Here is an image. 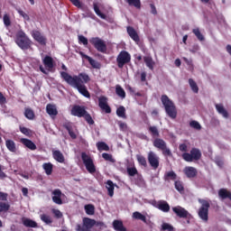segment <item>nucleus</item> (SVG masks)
Wrapping results in <instances>:
<instances>
[{
  "label": "nucleus",
  "instance_id": "20e7f679",
  "mask_svg": "<svg viewBox=\"0 0 231 231\" xmlns=\"http://www.w3.org/2000/svg\"><path fill=\"white\" fill-rule=\"evenodd\" d=\"M199 203H200L201 207L199 209V217L202 219V221H208V208H210V202L206 199H199Z\"/></svg>",
  "mask_w": 231,
  "mask_h": 231
},
{
  "label": "nucleus",
  "instance_id": "49530a36",
  "mask_svg": "<svg viewBox=\"0 0 231 231\" xmlns=\"http://www.w3.org/2000/svg\"><path fill=\"white\" fill-rule=\"evenodd\" d=\"M193 33L199 39V41H205V37L201 34V32L199 28L193 29Z\"/></svg>",
  "mask_w": 231,
  "mask_h": 231
},
{
  "label": "nucleus",
  "instance_id": "bf43d9fd",
  "mask_svg": "<svg viewBox=\"0 0 231 231\" xmlns=\"http://www.w3.org/2000/svg\"><path fill=\"white\" fill-rule=\"evenodd\" d=\"M135 184L138 185L139 187H143V185L145 184V182L143 181V178H142V176H138Z\"/></svg>",
  "mask_w": 231,
  "mask_h": 231
},
{
  "label": "nucleus",
  "instance_id": "dca6fc26",
  "mask_svg": "<svg viewBox=\"0 0 231 231\" xmlns=\"http://www.w3.org/2000/svg\"><path fill=\"white\" fill-rule=\"evenodd\" d=\"M98 102H99V107L103 111H106V113H111V107H109V105H107V97H99Z\"/></svg>",
  "mask_w": 231,
  "mask_h": 231
},
{
  "label": "nucleus",
  "instance_id": "052dcab7",
  "mask_svg": "<svg viewBox=\"0 0 231 231\" xmlns=\"http://www.w3.org/2000/svg\"><path fill=\"white\" fill-rule=\"evenodd\" d=\"M102 156L104 160H106V162H114L113 156L109 153H103Z\"/></svg>",
  "mask_w": 231,
  "mask_h": 231
},
{
  "label": "nucleus",
  "instance_id": "473e14b6",
  "mask_svg": "<svg viewBox=\"0 0 231 231\" xmlns=\"http://www.w3.org/2000/svg\"><path fill=\"white\" fill-rule=\"evenodd\" d=\"M176 178H177V175L173 171H166L164 174V180L166 181H171V180H176Z\"/></svg>",
  "mask_w": 231,
  "mask_h": 231
},
{
  "label": "nucleus",
  "instance_id": "c03bdc74",
  "mask_svg": "<svg viewBox=\"0 0 231 231\" xmlns=\"http://www.w3.org/2000/svg\"><path fill=\"white\" fill-rule=\"evenodd\" d=\"M116 115L120 118H125V107L120 106L119 108H117Z\"/></svg>",
  "mask_w": 231,
  "mask_h": 231
},
{
  "label": "nucleus",
  "instance_id": "5701e85b",
  "mask_svg": "<svg viewBox=\"0 0 231 231\" xmlns=\"http://www.w3.org/2000/svg\"><path fill=\"white\" fill-rule=\"evenodd\" d=\"M115 183H113V180H107L106 183V189H107L108 196L110 198H113L115 196Z\"/></svg>",
  "mask_w": 231,
  "mask_h": 231
},
{
  "label": "nucleus",
  "instance_id": "6e6d98bb",
  "mask_svg": "<svg viewBox=\"0 0 231 231\" xmlns=\"http://www.w3.org/2000/svg\"><path fill=\"white\" fill-rule=\"evenodd\" d=\"M127 173L129 176H134L135 174L138 173V171L134 167L127 168Z\"/></svg>",
  "mask_w": 231,
  "mask_h": 231
},
{
  "label": "nucleus",
  "instance_id": "b1692460",
  "mask_svg": "<svg viewBox=\"0 0 231 231\" xmlns=\"http://www.w3.org/2000/svg\"><path fill=\"white\" fill-rule=\"evenodd\" d=\"M52 156L56 162H59V163H64V154L60 152L59 150L52 151Z\"/></svg>",
  "mask_w": 231,
  "mask_h": 231
},
{
  "label": "nucleus",
  "instance_id": "a211bd4d",
  "mask_svg": "<svg viewBox=\"0 0 231 231\" xmlns=\"http://www.w3.org/2000/svg\"><path fill=\"white\" fill-rule=\"evenodd\" d=\"M184 174H186L187 178H196L198 174V170L196 168L188 166L183 170Z\"/></svg>",
  "mask_w": 231,
  "mask_h": 231
},
{
  "label": "nucleus",
  "instance_id": "c756f323",
  "mask_svg": "<svg viewBox=\"0 0 231 231\" xmlns=\"http://www.w3.org/2000/svg\"><path fill=\"white\" fill-rule=\"evenodd\" d=\"M42 169L45 171V174L50 176L53 172V164L51 162H45L42 164Z\"/></svg>",
  "mask_w": 231,
  "mask_h": 231
},
{
  "label": "nucleus",
  "instance_id": "9b49d317",
  "mask_svg": "<svg viewBox=\"0 0 231 231\" xmlns=\"http://www.w3.org/2000/svg\"><path fill=\"white\" fill-rule=\"evenodd\" d=\"M66 198V195L62 194L60 189H55L52 191V201L56 203V205H62V199Z\"/></svg>",
  "mask_w": 231,
  "mask_h": 231
},
{
  "label": "nucleus",
  "instance_id": "ea45409f",
  "mask_svg": "<svg viewBox=\"0 0 231 231\" xmlns=\"http://www.w3.org/2000/svg\"><path fill=\"white\" fill-rule=\"evenodd\" d=\"M149 132L151 133L152 136H153V138H157L158 136H160V132L158 131V128L156 126H150Z\"/></svg>",
  "mask_w": 231,
  "mask_h": 231
},
{
  "label": "nucleus",
  "instance_id": "4c0bfd02",
  "mask_svg": "<svg viewBox=\"0 0 231 231\" xmlns=\"http://www.w3.org/2000/svg\"><path fill=\"white\" fill-rule=\"evenodd\" d=\"M24 116L28 118V120H33L35 118V114L33 110L27 108L25 109Z\"/></svg>",
  "mask_w": 231,
  "mask_h": 231
},
{
  "label": "nucleus",
  "instance_id": "a878e982",
  "mask_svg": "<svg viewBox=\"0 0 231 231\" xmlns=\"http://www.w3.org/2000/svg\"><path fill=\"white\" fill-rule=\"evenodd\" d=\"M22 223L24 225V226H28L30 228H36L37 226V222L27 217L22 218Z\"/></svg>",
  "mask_w": 231,
  "mask_h": 231
},
{
  "label": "nucleus",
  "instance_id": "aec40b11",
  "mask_svg": "<svg viewBox=\"0 0 231 231\" xmlns=\"http://www.w3.org/2000/svg\"><path fill=\"white\" fill-rule=\"evenodd\" d=\"M46 112L50 116H57V115H59V111L57 110V106L53 104H48L46 106Z\"/></svg>",
  "mask_w": 231,
  "mask_h": 231
},
{
  "label": "nucleus",
  "instance_id": "cd10ccee",
  "mask_svg": "<svg viewBox=\"0 0 231 231\" xmlns=\"http://www.w3.org/2000/svg\"><path fill=\"white\" fill-rule=\"evenodd\" d=\"M113 226L116 231H127L125 226H124V223L120 220H114Z\"/></svg>",
  "mask_w": 231,
  "mask_h": 231
},
{
  "label": "nucleus",
  "instance_id": "72a5a7b5",
  "mask_svg": "<svg viewBox=\"0 0 231 231\" xmlns=\"http://www.w3.org/2000/svg\"><path fill=\"white\" fill-rule=\"evenodd\" d=\"M40 217L45 225H51V223H53V219L49 215L42 214Z\"/></svg>",
  "mask_w": 231,
  "mask_h": 231
},
{
  "label": "nucleus",
  "instance_id": "de8ad7c7",
  "mask_svg": "<svg viewBox=\"0 0 231 231\" xmlns=\"http://www.w3.org/2000/svg\"><path fill=\"white\" fill-rule=\"evenodd\" d=\"M136 158L140 165H143V167H147V160H145V157H143V155H136Z\"/></svg>",
  "mask_w": 231,
  "mask_h": 231
},
{
  "label": "nucleus",
  "instance_id": "ddd939ff",
  "mask_svg": "<svg viewBox=\"0 0 231 231\" xmlns=\"http://www.w3.org/2000/svg\"><path fill=\"white\" fill-rule=\"evenodd\" d=\"M32 38L34 41L38 42L42 46H46V37L41 33L39 31H32Z\"/></svg>",
  "mask_w": 231,
  "mask_h": 231
},
{
  "label": "nucleus",
  "instance_id": "603ef678",
  "mask_svg": "<svg viewBox=\"0 0 231 231\" xmlns=\"http://www.w3.org/2000/svg\"><path fill=\"white\" fill-rule=\"evenodd\" d=\"M79 44H83L84 46H88V38H86L84 35H79L78 36Z\"/></svg>",
  "mask_w": 231,
  "mask_h": 231
},
{
  "label": "nucleus",
  "instance_id": "39448f33",
  "mask_svg": "<svg viewBox=\"0 0 231 231\" xmlns=\"http://www.w3.org/2000/svg\"><path fill=\"white\" fill-rule=\"evenodd\" d=\"M81 160H82L87 171L90 174L97 172V168L95 167V162H93V158H91L90 155L87 154L86 152H82Z\"/></svg>",
  "mask_w": 231,
  "mask_h": 231
},
{
  "label": "nucleus",
  "instance_id": "a18cd8bd",
  "mask_svg": "<svg viewBox=\"0 0 231 231\" xmlns=\"http://www.w3.org/2000/svg\"><path fill=\"white\" fill-rule=\"evenodd\" d=\"M10 210V204L7 202H0V212H7Z\"/></svg>",
  "mask_w": 231,
  "mask_h": 231
},
{
  "label": "nucleus",
  "instance_id": "0eeeda50",
  "mask_svg": "<svg viewBox=\"0 0 231 231\" xmlns=\"http://www.w3.org/2000/svg\"><path fill=\"white\" fill-rule=\"evenodd\" d=\"M182 158L185 162H194V160L198 161L201 158V151L198 148H192L190 153L184 152L182 154Z\"/></svg>",
  "mask_w": 231,
  "mask_h": 231
},
{
  "label": "nucleus",
  "instance_id": "774afa93",
  "mask_svg": "<svg viewBox=\"0 0 231 231\" xmlns=\"http://www.w3.org/2000/svg\"><path fill=\"white\" fill-rule=\"evenodd\" d=\"M0 104H6V97H5V95H3L2 92H0Z\"/></svg>",
  "mask_w": 231,
  "mask_h": 231
},
{
  "label": "nucleus",
  "instance_id": "f3484780",
  "mask_svg": "<svg viewBox=\"0 0 231 231\" xmlns=\"http://www.w3.org/2000/svg\"><path fill=\"white\" fill-rule=\"evenodd\" d=\"M172 210L179 217H188L189 216V211L180 206L172 208Z\"/></svg>",
  "mask_w": 231,
  "mask_h": 231
},
{
  "label": "nucleus",
  "instance_id": "c9c22d12",
  "mask_svg": "<svg viewBox=\"0 0 231 231\" xmlns=\"http://www.w3.org/2000/svg\"><path fill=\"white\" fill-rule=\"evenodd\" d=\"M86 214L93 216L95 214V206L88 204L85 206Z\"/></svg>",
  "mask_w": 231,
  "mask_h": 231
},
{
  "label": "nucleus",
  "instance_id": "37998d69",
  "mask_svg": "<svg viewBox=\"0 0 231 231\" xmlns=\"http://www.w3.org/2000/svg\"><path fill=\"white\" fill-rule=\"evenodd\" d=\"M162 231H174V226L169 223H162Z\"/></svg>",
  "mask_w": 231,
  "mask_h": 231
},
{
  "label": "nucleus",
  "instance_id": "4be33fe9",
  "mask_svg": "<svg viewBox=\"0 0 231 231\" xmlns=\"http://www.w3.org/2000/svg\"><path fill=\"white\" fill-rule=\"evenodd\" d=\"M127 33L130 35L131 39L134 41V42H140V37L138 36V33L133 27H127Z\"/></svg>",
  "mask_w": 231,
  "mask_h": 231
},
{
  "label": "nucleus",
  "instance_id": "7c9ffc66",
  "mask_svg": "<svg viewBox=\"0 0 231 231\" xmlns=\"http://www.w3.org/2000/svg\"><path fill=\"white\" fill-rule=\"evenodd\" d=\"M143 61L145 62L147 68L149 69H154V60H152V57L151 56H145L143 57Z\"/></svg>",
  "mask_w": 231,
  "mask_h": 231
},
{
  "label": "nucleus",
  "instance_id": "4d7b16f0",
  "mask_svg": "<svg viewBox=\"0 0 231 231\" xmlns=\"http://www.w3.org/2000/svg\"><path fill=\"white\" fill-rule=\"evenodd\" d=\"M162 152V154L164 156H172V152H171V149L164 147L163 149L161 150Z\"/></svg>",
  "mask_w": 231,
  "mask_h": 231
},
{
  "label": "nucleus",
  "instance_id": "864d4df0",
  "mask_svg": "<svg viewBox=\"0 0 231 231\" xmlns=\"http://www.w3.org/2000/svg\"><path fill=\"white\" fill-rule=\"evenodd\" d=\"M20 131L21 133H23V134H25V136H30L32 134V130L26 128V127H20Z\"/></svg>",
  "mask_w": 231,
  "mask_h": 231
},
{
  "label": "nucleus",
  "instance_id": "423d86ee",
  "mask_svg": "<svg viewBox=\"0 0 231 231\" xmlns=\"http://www.w3.org/2000/svg\"><path fill=\"white\" fill-rule=\"evenodd\" d=\"M90 44H93L94 48L100 51L101 53H106L107 51V45H106V42L98 37H94L89 40Z\"/></svg>",
  "mask_w": 231,
  "mask_h": 231
},
{
  "label": "nucleus",
  "instance_id": "6ab92c4d",
  "mask_svg": "<svg viewBox=\"0 0 231 231\" xmlns=\"http://www.w3.org/2000/svg\"><path fill=\"white\" fill-rule=\"evenodd\" d=\"M21 143L27 147V149H30L31 151H35L37 149V145L34 144L32 140L26 139V138H22L20 140Z\"/></svg>",
  "mask_w": 231,
  "mask_h": 231
},
{
  "label": "nucleus",
  "instance_id": "bb28decb",
  "mask_svg": "<svg viewBox=\"0 0 231 231\" xmlns=\"http://www.w3.org/2000/svg\"><path fill=\"white\" fill-rule=\"evenodd\" d=\"M5 147H7L8 151L10 152H17V146L15 144V142L12 140H6L5 141Z\"/></svg>",
  "mask_w": 231,
  "mask_h": 231
},
{
  "label": "nucleus",
  "instance_id": "09e8293b",
  "mask_svg": "<svg viewBox=\"0 0 231 231\" xmlns=\"http://www.w3.org/2000/svg\"><path fill=\"white\" fill-rule=\"evenodd\" d=\"M190 127L192 129H196L197 131H201V125L198 121H191L189 123Z\"/></svg>",
  "mask_w": 231,
  "mask_h": 231
},
{
  "label": "nucleus",
  "instance_id": "e2e57ef3",
  "mask_svg": "<svg viewBox=\"0 0 231 231\" xmlns=\"http://www.w3.org/2000/svg\"><path fill=\"white\" fill-rule=\"evenodd\" d=\"M69 131V134L72 140H75L77 138V133H75L73 130H71L69 127L67 128Z\"/></svg>",
  "mask_w": 231,
  "mask_h": 231
},
{
  "label": "nucleus",
  "instance_id": "58836bf2",
  "mask_svg": "<svg viewBox=\"0 0 231 231\" xmlns=\"http://www.w3.org/2000/svg\"><path fill=\"white\" fill-rule=\"evenodd\" d=\"M189 84L194 93H198L199 91V88H198V84H196V81H194L192 79H189Z\"/></svg>",
  "mask_w": 231,
  "mask_h": 231
},
{
  "label": "nucleus",
  "instance_id": "412c9836",
  "mask_svg": "<svg viewBox=\"0 0 231 231\" xmlns=\"http://www.w3.org/2000/svg\"><path fill=\"white\" fill-rule=\"evenodd\" d=\"M42 62H43L46 69H48V71H51L53 69V58L52 57L46 56L42 60Z\"/></svg>",
  "mask_w": 231,
  "mask_h": 231
},
{
  "label": "nucleus",
  "instance_id": "a19ab883",
  "mask_svg": "<svg viewBox=\"0 0 231 231\" xmlns=\"http://www.w3.org/2000/svg\"><path fill=\"white\" fill-rule=\"evenodd\" d=\"M98 151H109V146L104 142H99L97 143Z\"/></svg>",
  "mask_w": 231,
  "mask_h": 231
},
{
  "label": "nucleus",
  "instance_id": "79ce46f5",
  "mask_svg": "<svg viewBox=\"0 0 231 231\" xmlns=\"http://www.w3.org/2000/svg\"><path fill=\"white\" fill-rule=\"evenodd\" d=\"M94 11L97 14V15H98V17H101V19H106V14L100 12V8H98V5L96 3L94 4Z\"/></svg>",
  "mask_w": 231,
  "mask_h": 231
},
{
  "label": "nucleus",
  "instance_id": "3c124183",
  "mask_svg": "<svg viewBox=\"0 0 231 231\" xmlns=\"http://www.w3.org/2000/svg\"><path fill=\"white\" fill-rule=\"evenodd\" d=\"M5 26L8 27L12 24V21L10 20V15L5 14L3 17Z\"/></svg>",
  "mask_w": 231,
  "mask_h": 231
},
{
  "label": "nucleus",
  "instance_id": "7ed1b4c3",
  "mask_svg": "<svg viewBox=\"0 0 231 231\" xmlns=\"http://www.w3.org/2000/svg\"><path fill=\"white\" fill-rule=\"evenodd\" d=\"M15 42L21 50H30L32 48V41L23 31L17 32Z\"/></svg>",
  "mask_w": 231,
  "mask_h": 231
},
{
  "label": "nucleus",
  "instance_id": "e433bc0d",
  "mask_svg": "<svg viewBox=\"0 0 231 231\" xmlns=\"http://www.w3.org/2000/svg\"><path fill=\"white\" fill-rule=\"evenodd\" d=\"M126 3H128L130 6H134L135 8H141L142 6L140 0H126Z\"/></svg>",
  "mask_w": 231,
  "mask_h": 231
},
{
  "label": "nucleus",
  "instance_id": "2eb2a0df",
  "mask_svg": "<svg viewBox=\"0 0 231 231\" xmlns=\"http://www.w3.org/2000/svg\"><path fill=\"white\" fill-rule=\"evenodd\" d=\"M80 55L83 59H86L90 66H92V68H94V69H100V68H102V64H100V62L95 60L93 58L84 54V52H80Z\"/></svg>",
  "mask_w": 231,
  "mask_h": 231
},
{
  "label": "nucleus",
  "instance_id": "393cba45",
  "mask_svg": "<svg viewBox=\"0 0 231 231\" xmlns=\"http://www.w3.org/2000/svg\"><path fill=\"white\" fill-rule=\"evenodd\" d=\"M216 109L219 115H222L224 118H228V112L223 106V104H217Z\"/></svg>",
  "mask_w": 231,
  "mask_h": 231
},
{
  "label": "nucleus",
  "instance_id": "6e6552de",
  "mask_svg": "<svg viewBox=\"0 0 231 231\" xmlns=\"http://www.w3.org/2000/svg\"><path fill=\"white\" fill-rule=\"evenodd\" d=\"M116 62L118 68H124L125 64H128V62H131V54L125 51H122L117 58H116Z\"/></svg>",
  "mask_w": 231,
  "mask_h": 231
},
{
  "label": "nucleus",
  "instance_id": "8fccbe9b",
  "mask_svg": "<svg viewBox=\"0 0 231 231\" xmlns=\"http://www.w3.org/2000/svg\"><path fill=\"white\" fill-rule=\"evenodd\" d=\"M83 116L85 117L86 122L89 124V125H93L95 124V121H93V118L89 114H88V112H86Z\"/></svg>",
  "mask_w": 231,
  "mask_h": 231
},
{
  "label": "nucleus",
  "instance_id": "5fc2aeb1",
  "mask_svg": "<svg viewBox=\"0 0 231 231\" xmlns=\"http://www.w3.org/2000/svg\"><path fill=\"white\" fill-rule=\"evenodd\" d=\"M175 189L179 192H183V184L181 183V181H175Z\"/></svg>",
  "mask_w": 231,
  "mask_h": 231
},
{
  "label": "nucleus",
  "instance_id": "9d476101",
  "mask_svg": "<svg viewBox=\"0 0 231 231\" xmlns=\"http://www.w3.org/2000/svg\"><path fill=\"white\" fill-rule=\"evenodd\" d=\"M148 162L152 169L160 167V157L154 152H148Z\"/></svg>",
  "mask_w": 231,
  "mask_h": 231
},
{
  "label": "nucleus",
  "instance_id": "f704fd0d",
  "mask_svg": "<svg viewBox=\"0 0 231 231\" xmlns=\"http://www.w3.org/2000/svg\"><path fill=\"white\" fill-rule=\"evenodd\" d=\"M116 93L121 98H125V90L120 85L116 86Z\"/></svg>",
  "mask_w": 231,
  "mask_h": 231
},
{
  "label": "nucleus",
  "instance_id": "2f4dec72",
  "mask_svg": "<svg viewBox=\"0 0 231 231\" xmlns=\"http://www.w3.org/2000/svg\"><path fill=\"white\" fill-rule=\"evenodd\" d=\"M132 217H133V219H139L140 221H143V223H147V217L143 214H142L138 211L134 212L132 215Z\"/></svg>",
  "mask_w": 231,
  "mask_h": 231
},
{
  "label": "nucleus",
  "instance_id": "f8f14e48",
  "mask_svg": "<svg viewBox=\"0 0 231 231\" xmlns=\"http://www.w3.org/2000/svg\"><path fill=\"white\" fill-rule=\"evenodd\" d=\"M153 207H155V208H159V210H162V212H169V210H171V206H169V203L165 200L153 202Z\"/></svg>",
  "mask_w": 231,
  "mask_h": 231
},
{
  "label": "nucleus",
  "instance_id": "13d9d810",
  "mask_svg": "<svg viewBox=\"0 0 231 231\" xmlns=\"http://www.w3.org/2000/svg\"><path fill=\"white\" fill-rule=\"evenodd\" d=\"M18 14L24 19V21H30V16L23 10H18Z\"/></svg>",
  "mask_w": 231,
  "mask_h": 231
},
{
  "label": "nucleus",
  "instance_id": "69168bd1",
  "mask_svg": "<svg viewBox=\"0 0 231 231\" xmlns=\"http://www.w3.org/2000/svg\"><path fill=\"white\" fill-rule=\"evenodd\" d=\"M70 3H72V5H74V6H77L78 8H80V6H82V5L80 4V0H69Z\"/></svg>",
  "mask_w": 231,
  "mask_h": 231
},
{
  "label": "nucleus",
  "instance_id": "c85d7f7f",
  "mask_svg": "<svg viewBox=\"0 0 231 231\" xmlns=\"http://www.w3.org/2000/svg\"><path fill=\"white\" fill-rule=\"evenodd\" d=\"M153 145H154V147H156L157 149H160L162 151V149H163L164 147L167 146V143H165V141H163V139L156 138L153 141Z\"/></svg>",
  "mask_w": 231,
  "mask_h": 231
},
{
  "label": "nucleus",
  "instance_id": "f257e3e1",
  "mask_svg": "<svg viewBox=\"0 0 231 231\" xmlns=\"http://www.w3.org/2000/svg\"><path fill=\"white\" fill-rule=\"evenodd\" d=\"M60 76L65 82L69 84V86H71L74 89H78L80 95L86 97V98H89L91 97L89 91H88V87H86V84L91 80L89 75L85 72H81L79 75L71 76L68 72L62 71L60 72Z\"/></svg>",
  "mask_w": 231,
  "mask_h": 231
},
{
  "label": "nucleus",
  "instance_id": "338daca9",
  "mask_svg": "<svg viewBox=\"0 0 231 231\" xmlns=\"http://www.w3.org/2000/svg\"><path fill=\"white\" fill-rule=\"evenodd\" d=\"M179 149H180V151H181V152H187V151H188L187 144H185V143L180 144Z\"/></svg>",
  "mask_w": 231,
  "mask_h": 231
},
{
  "label": "nucleus",
  "instance_id": "680f3d73",
  "mask_svg": "<svg viewBox=\"0 0 231 231\" xmlns=\"http://www.w3.org/2000/svg\"><path fill=\"white\" fill-rule=\"evenodd\" d=\"M52 214H54L55 217H62V212H60L59 209H52Z\"/></svg>",
  "mask_w": 231,
  "mask_h": 231
},
{
  "label": "nucleus",
  "instance_id": "0e129e2a",
  "mask_svg": "<svg viewBox=\"0 0 231 231\" xmlns=\"http://www.w3.org/2000/svg\"><path fill=\"white\" fill-rule=\"evenodd\" d=\"M118 125H119L121 131H127V124H125L124 122H119Z\"/></svg>",
  "mask_w": 231,
  "mask_h": 231
},
{
  "label": "nucleus",
  "instance_id": "4468645a",
  "mask_svg": "<svg viewBox=\"0 0 231 231\" xmlns=\"http://www.w3.org/2000/svg\"><path fill=\"white\" fill-rule=\"evenodd\" d=\"M86 108H84V106H75L72 107L71 109V115L73 116H79V118H82V116H84V115H86Z\"/></svg>",
  "mask_w": 231,
  "mask_h": 231
},
{
  "label": "nucleus",
  "instance_id": "f03ea898",
  "mask_svg": "<svg viewBox=\"0 0 231 231\" xmlns=\"http://www.w3.org/2000/svg\"><path fill=\"white\" fill-rule=\"evenodd\" d=\"M161 100L168 116L172 119L176 118V116H178V110H176V105H174V102H172L167 95L162 96Z\"/></svg>",
  "mask_w": 231,
  "mask_h": 231
},
{
  "label": "nucleus",
  "instance_id": "1a4fd4ad",
  "mask_svg": "<svg viewBox=\"0 0 231 231\" xmlns=\"http://www.w3.org/2000/svg\"><path fill=\"white\" fill-rule=\"evenodd\" d=\"M97 225V221L91 218H84L83 219V226L80 225H78L76 226L77 231H91L93 226Z\"/></svg>",
  "mask_w": 231,
  "mask_h": 231
}]
</instances>
